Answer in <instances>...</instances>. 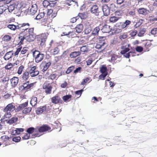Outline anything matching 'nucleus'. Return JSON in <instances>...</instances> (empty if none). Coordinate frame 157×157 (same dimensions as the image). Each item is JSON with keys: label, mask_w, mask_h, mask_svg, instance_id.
<instances>
[{"label": "nucleus", "mask_w": 157, "mask_h": 157, "mask_svg": "<svg viewBox=\"0 0 157 157\" xmlns=\"http://www.w3.org/2000/svg\"><path fill=\"white\" fill-rule=\"evenodd\" d=\"M15 108L12 103L8 104L3 109V112L5 113L3 117L1 120H3V121H7V119L11 117V115L10 112H13L15 109Z\"/></svg>", "instance_id": "f257e3e1"}, {"label": "nucleus", "mask_w": 157, "mask_h": 157, "mask_svg": "<svg viewBox=\"0 0 157 157\" xmlns=\"http://www.w3.org/2000/svg\"><path fill=\"white\" fill-rule=\"evenodd\" d=\"M29 25L28 23H24L22 24H19L17 25V29H19L21 32L20 35L23 33L28 29Z\"/></svg>", "instance_id": "f03ea898"}, {"label": "nucleus", "mask_w": 157, "mask_h": 157, "mask_svg": "<svg viewBox=\"0 0 157 157\" xmlns=\"http://www.w3.org/2000/svg\"><path fill=\"white\" fill-rule=\"evenodd\" d=\"M36 66L31 67L29 72L31 77H35L39 74V72L38 70H36Z\"/></svg>", "instance_id": "7ed1b4c3"}, {"label": "nucleus", "mask_w": 157, "mask_h": 157, "mask_svg": "<svg viewBox=\"0 0 157 157\" xmlns=\"http://www.w3.org/2000/svg\"><path fill=\"white\" fill-rule=\"evenodd\" d=\"M29 81H27L26 83H24L23 85L21 86V90H27L30 89L33 85V83H29Z\"/></svg>", "instance_id": "20e7f679"}, {"label": "nucleus", "mask_w": 157, "mask_h": 157, "mask_svg": "<svg viewBox=\"0 0 157 157\" xmlns=\"http://www.w3.org/2000/svg\"><path fill=\"white\" fill-rule=\"evenodd\" d=\"M102 10L104 16H107L109 14L110 10L108 5L106 4L103 5L102 7Z\"/></svg>", "instance_id": "39448f33"}, {"label": "nucleus", "mask_w": 157, "mask_h": 157, "mask_svg": "<svg viewBox=\"0 0 157 157\" xmlns=\"http://www.w3.org/2000/svg\"><path fill=\"white\" fill-rule=\"evenodd\" d=\"M37 10V6L36 4L33 5L31 7L30 10L28 11L29 14L33 15L36 13Z\"/></svg>", "instance_id": "423d86ee"}, {"label": "nucleus", "mask_w": 157, "mask_h": 157, "mask_svg": "<svg viewBox=\"0 0 157 157\" xmlns=\"http://www.w3.org/2000/svg\"><path fill=\"white\" fill-rule=\"evenodd\" d=\"M90 11L91 13L95 14V15L97 16L98 15L99 11L98 6L96 5L92 6L91 7Z\"/></svg>", "instance_id": "0eeeda50"}, {"label": "nucleus", "mask_w": 157, "mask_h": 157, "mask_svg": "<svg viewBox=\"0 0 157 157\" xmlns=\"http://www.w3.org/2000/svg\"><path fill=\"white\" fill-rule=\"evenodd\" d=\"M51 129V128L48 126L47 125L44 124L40 127L38 130L40 132H43L48 131Z\"/></svg>", "instance_id": "6e6552de"}, {"label": "nucleus", "mask_w": 157, "mask_h": 157, "mask_svg": "<svg viewBox=\"0 0 157 157\" xmlns=\"http://www.w3.org/2000/svg\"><path fill=\"white\" fill-rule=\"evenodd\" d=\"M19 79L18 77H14L10 79L11 86L13 87H15L18 83Z\"/></svg>", "instance_id": "1a4fd4ad"}, {"label": "nucleus", "mask_w": 157, "mask_h": 157, "mask_svg": "<svg viewBox=\"0 0 157 157\" xmlns=\"http://www.w3.org/2000/svg\"><path fill=\"white\" fill-rule=\"evenodd\" d=\"M51 101L52 103L57 104L61 103L62 100H61L60 97L58 96H55L51 98Z\"/></svg>", "instance_id": "9d476101"}, {"label": "nucleus", "mask_w": 157, "mask_h": 157, "mask_svg": "<svg viewBox=\"0 0 157 157\" xmlns=\"http://www.w3.org/2000/svg\"><path fill=\"white\" fill-rule=\"evenodd\" d=\"M51 63L50 62H46V61H43L41 64V65L43 67L42 71H46L48 69Z\"/></svg>", "instance_id": "9b49d317"}, {"label": "nucleus", "mask_w": 157, "mask_h": 157, "mask_svg": "<svg viewBox=\"0 0 157 157\" xmlns=\"http://www.w3.org/2000/svg\"><path fill=\"white\" fill-rule=\"evenodd\" d=\"M110 27V26L105 25L103 26L102 28L101 29V30L103 33H109L111 30Z\"/></svg>", "instance_id": "f8f14e48"}, {"label": "nucleus", "mask_w": 157, "mask_h": 157, "mask_svg": "<svg viewBox=\"0 0 157 157\" xmlns=\"http://www.w3.org/2000/svg\"><path fill=\"white\" fill-rule=\"evenodd\" d=\"M46 109V105L40 106L37 108L36 110V112L37 114H39L42 113L44 111H45Z\"/></svg>", "instance_id": "ddd939ff"}, {"label": "nucleus", "mask_w": 157, "mask_h": 157, "mask_svg": "<svg viewBox=\"0 0 157 157\" xmlns=\"http://www.w3.org/2000/svg\"><path fill=\"white\" fill-rule=\"evenodd\" d=\"M138 12L139 14L145 15L149 13V11L147 9L144 8H140L138 10Z\"/></svg>", "instance_id": "4468645a"}, {"label": "nucleus", "mask_w": 157, "mask_h": 157, "mask_svg": "<svg viewBox=\"0 0 157 157\" xmlns=\"http://www.w3.org/2000/svg\"><path fill=\"white\" fill-rule=\"evenodd\" d=\"M44 57V55L43 54L40 53L34 58L35 62L36 63H38L41 62L43 59Z\"/></svg>", "instance_id": "2eb2a0df"}, {"label": "nucleus", "mask_w": 157, "mask_h": 157, "mask_svg": "<svg viewBox=\"0 0 157 157\" xmlns=\"http://www.w3.org/2000/svg\"><path fill=\"white\" fill-rule=\"evenodd\" d=\"M13 55V51H10L6 53L4 57V59L5 60H8L12 57Z\"/></svg>", "instance_id": "dca6fc26"}, {"label": "nucleus", "mask_w": 157, "mask_h": 157, "mask_svg": "<svg viewBox=\"0 0 157 157\" xmlns=\"http://www.w3.org/2000/svg\"><path fill=\"white\" fill-rule=\"evenodd\" d=\"M35 36L33 34H29L25 36V40L28 42L33 41L35 39Z\"/></svg>", "instance_id": "f3484780"}, {"label": "nucleus", "mask_w": 157, "mask_h": 157, "mask_svg": "<svg viewBox=\"0 0 157 157\" xmlns=\"http://www.w3.org/2000/svg\"><path fill=\"white\" fill-rule=\"evenodd\" d=\"M24 129L23 128H17L13 131L11 133L12 135H18L20 132H23Z\"/></svg>", "instance_id": "a211bd4d"}, {"label": "nucleus", "mask_w": 157, "mask_h": 157, "mask_svg": "<svg viewBox=\"0 0 157 157\" xmlns=\"http://www.w3.org/2000/svg\"><path fill=\"white\" fill-rule=\"evenodd\" d=\"M83 28V25L82 24H79L77 25L75 27L76 32L78 33H81L82 30Z\"/></svg>", "instance_id": "6ab92c4d"}, {"label": "nucleus", "mask_w": 157, "mask_h": 157, "mask_svg": "<svg viewBox=\"0 0 157 157\" xmlns=\"http://www.w3.org/2000/svg\"><path fill=\"white\" fill-rule=\"evenodd\" d=\"M43 88L45 89V92L47 94H50L51 93L52 89V87L51 86H44Z\"/></svg>", "instance_id": "aec40b11"}, {"label": "nucleus", "mask_w": 157, "mask_h": 157, "mask_svg": "<svg viewBox=\"0 0 157 157\" xmlns=\"http://www.w3.org/2000/svg\"><path fill=\"white\" fill-rule=\"evenodd\" d=\"M28 104V102H25V103H23L21 104L20 105L18 106L17 107L16 109L17 111H20L21 109H22L23 108L26 107Z\"/></svg>", "instance_id": "412c9836"}, {"label": "nucleus", "mask_w": 157, "mask_h": 157, "mask_svg": "<svg viewBox=\"0 0 157 157\" xmlns=\"http://www.w3.org/2000/svg\"><path fill=\"white\" fill-rule=\"evenodd\" d=\"M81 54V53L80 52H76L75 51L71 52L70 55V56L71 58H75L78 56H79Z\"/></svg>", "instance_id": "4be33fe9"}, {"label": "nucleus", "mask_w": 157, "mask_h": 157, "mask_svg": "<svg viewBox=\"0 0 157 157\" xmlns=\"http://www.w3.org/2000/svg\"><path fill=\"white\" fill-rule=\"evenodd\" d=\"M100 30L99 26L95 27L92 31L91 34L92 35H97L98 34V32Z\"/></svg>", "instance_id": "5701e85b"}, {"label": "nucleus", "mask_w": 157, "mask_h": 157, "mask_svg": "<svg viewBox=\"0 0 157 157\" xmlns=\"http://www.w3.org/2000/svg\"><path fill=\"white\" fill-rule=\"evenodd\" d=\"M37 103V98L34 97H33L30 101V103L32 106H34Z\"/></svg>", "instance_id": "b1692460"}, {"label": "nucleus", "mask_w": 157, "mask_h": 157, "mask_svg": "<svg viewBox=\"0 0 157 157\" xmlns=\"http://www.w3.org/2000/svg\"><path fill=\"white\" fill-rule=\"evenodd\" d=\"M18 118L16 117H12L10 119L7 121V123L10 124H12L16 122Z\"/></svg>", "instance_id": "393cba45"}, {"label": "nucleus", "mask_w": 157, "mask_h": 157, "mask_svg": "<svg viewBox=\"0 0 157 157\" xmlns=\"http://www.w3.org/2000/svg\"><path fill=\"white\" fill-rule=\"evenodd\" d=\"M77 17H78V18L79 17L81 19H85L86 18L87 16L86 14L85 13H79Z\"/></svg>", "instance_id": "a878e982"}, {"label": "nucleus", "mask_w": 157, "mask_h": 157, "mask_svg": "<svg viewBox=\"0 0 157 157\" xmlns=\"http://www.w3.org/2000/svg\"><path fill=\"white\" fill-rule=\"evenodd\" d=\"M37 130V129H35L33 127H30L28 128L27 130V132L30 135L32 134L34 132H36Z\"/></svg>", "instance_id": "bb28decb"}, {"label": "nucleus", "mask_w": 157, "mask_h": 157, "mask_svg": "<svg viewBox=\"0 0 157 157\" xmlns=\"http://www.w3.org/2000/svg\"><path fill=\"white\" fill-rule=\"evenodd\" d=\"M119 19V17H116L113 16L110 17L109 21L110 22L115 23Z\"/></svg>", "instance_id": "cd10ccee"}, {"label": "nucleus", "mask_w": 157, "mask_h": 157, "mask_svg": "<svg viewBox=\"0 0 157 157\" xmlns=\"http://www.w3.org/2000/svg\"><path fill=\"white\" fill-rule=\"evenodd\" d=\"M100 71L102 74H108V72H107V68L104 65L102 66L100 68Z\"/></svg>", "instance_id": "c85d7f7f"}, {"label": "nucleus", "mask_w": 157, "mask_h": 157, "mask_svg": "<svg viewBox=\"0 0 157 157\" xmlns=\"http://www.w3.org/2000/svg\"><path fill=\"white\" fill-rule=\"evenodd\" d=\"M29 72L27 71H26L24 72L22 77V78L24 80L26 81L27 80L29 77Z\"/></svg>", "instance_id": "c756f323"}, {"label": "nucleus", "mask_w": 157, "mask_h": 157, "mask_svg": "<svg viewBox=\"0 0 157 157\" xmlns=\"http://www.w3.org/2000/svg\"><path fill=\"white\" fill-rule=\"evenodd\" d=\"M7 27L12 30H15L16 29H17V25H15L13 24H9L8 26Z\"/></svg>", "instance_id": "7c9ffc66"}, {"label": "nucleus", "mask_w": 157, "mask_h": 157, "mask_svg": "<svg viewBox=\"0 0 157 157\" xmlns=\"http://www.w3.org/2000/svg\"><path fill=\"white\" fill-rule=\"evenodd\" d=\"M109 7L110 10L112 11H115L116 10V8L114 4L112 3L110 4Z\"/></svg>", "instance_id": "2f4dec72"}, {"label": "nucleus", "mask_w": 157, "mask_h": 157, "mask_svg": "<svg viewBox=\"0 0 157 157\" xmlns=\"http://www.w3.org/2000/svg\"><path fill=\"white\" fill-rule=\"evenodd\" d=\"M122 49L123 50L121 51L120 52L121 54H125V53L128 52L130 50L129 48L125 47L124 46L122 47Z\"/></svg>", "instance_id": "473e14b6"}, {"label": "nucleus", "mask_w": 157, "mask_h": 157, "mask_svg": "<svg viewBox=\"0 0 157 157\" xmlns=\"http://www.w3.org/2000/svg\"><path fill=\"white\" fill-rule=\"evenodd\" d=\"M15 9V4L14 3L8 6V9L9 12H12Z\"/></svg>", "instance_id": "72a5a7b5"}, {"label": "nucleus", "mask_w": 157, "mask_h": 157, "mask_svg": "<svg viewBox=\"0 0 157 157\" xmlns=\"http://www.w3.org/2000/svg\"><path fill=\"white\" fill-rule=\"evenodd\" d=\"M146 31L145 29L143 28L141 29L138 34V36H144V34Z\"/></svg>", "instance_id": "f704fd0d"}, {"label": "nucleus", "mask_w": 157, "mask_h": 157, "mask_svg": "<svg viewBox=\"0 0 157 157\" xmlns=\"http://www.w3.org/2000/svg\"><path fill=\"white\" fill-rule=\"evenodd\" d=\"M44 16V12L40 13L36 16L35 19L36 20H39L43 17Z\"/></svg>", "instance_id": "c9c22d12"}, {"label": "nucleus", "mask_w": 157, "mask_h": 157, "mask_svg": "<svg viewBox=\"0 0 157 157\" xmlns=\"http://www.w3.org/2000/svg\"><path fill=\"white\" fill-rule=\"evenodd\" d=\"M116 27H120L122 29H124L126 27V26L124 23H117L115 25Z\"/></svg>", "instance_id": "e433bc0d"}, {"label": "nucleus", "mask_w": 157, "mask_h": 157, "mask_svg": "<svg viewBox=\"0 0 157 157\" xmlns=\"http://www.w3.org/2000/svg\"><path fill=\"white\" fill-rule=\"evenodd\" d=\"M32 110L31 107H29L24 109L23 111V113L25 114L28 113H30Z\"/></svg>", "instance_id": "4c0bfd02"}, {"label": "nucleus", "mask_w": 157, "mask_h": 157, "mask_svg": "<svg viewBox=\"0 0 157 157\" xmlns=\"http://www.w3.org/2000/svg\"><path fill=\"white\" fill-rule=\"evenodd\" d=\"M75 68L74 66H72L69 67L67 69L66 71V73L67 74H69Z\"/></svg>", "instance_id": "58836bf2"}, {"label": "nucleus", "mask_w": 157, "mask_h": 157, "mask_svg": "<svg viewBox=\"0 0 157 157\" xmlns=\"http://www.w3.org/2000/svg\"><path fill=\"white\" fill-rule=\"evenodd\" d=\"M15 4V9H16L17 10H19L21 8L22 5L21 4L19 3L18 2H16L14 3Z\"/></svg>", "instance_id": "ea45409f"}, {"label": "nucleus", "mask_w": 157, "mask_h": 157, "mask_svg": "<svg viewBox=\"0 0 157 157\" xmlns=\"http://www.w3.org/2000/svg\"><path fill=\"white\" fill-rule=\"evenodd\" d=\"M52 53L53 55H55L57 54L59 52V50L58 47H56L55 48L52 50Z\"/></svg>", "instance_id": "a19ab883"}, {"label": "nucleus", "mask_w": 157, "mask_h": 157, "mask_svg": "<svg viewBox=\"0 0 157 157\" xmlns=\"http://www.w3.org/2000/svg\"><path fill=\"white\" fill-rule=\"evenodd\" d=\"M151 34L155 36H157V27L152 29L150 32Z\"/></svg>", "instance_id": "79ce46f5"}, {"label": "nucleus", "mask_w": 157, "mask_h": 157, "mask_svg": "<svg viewBox=\"0 0 157 157\" xmlns=\"http://www.w3.org/2000/svg\"><path fill=\"white\" fill-rule=\"evenodd\" d=\"M123 3V4L121 6L122 8H126L130 5V3L129 2H124Z\"/></svg>", "instance_id": "37998d69"}, {"label": "nucleus", "mask_w": 157, "mask_h": 157, "mask_svg": "<svg viewBox=\"0 0 157 157\" xmlns=\"http://www.w3.org/2000/svg\"><path fill=\"white\" fill-rule=\"evenodd\" d=\"M43 5L44 7H47L49 6H52V5L47 0H44L43 2Z\"/></svg>", "instance_id": "c03bdc74"}, {"label": "nucleus", "mask_w": 157, "mask_h": 157, "mask_svg": "<svg viewBox=\"0 0 157 157\" xmlns=\"http://www.w3.org/2000/svg\"><path fill=\"white\" fill-rule=\"evenodd\" d=\"M71 95H67L65 96H63V97L62 98L63 100L65 101L71 98Z\"/></svg>", "instance_id": "a18cd8bd"}, {"label": "nucleus", "mask_w": 157, "mask_h": 157, "mask_svg": "<svg viewBox=\"0 0 157 157\" xmlns=\"http://www.w3.org/2000/svg\"><path fill=\"white\" fill-rule=\"evenodd\" d=\"M11 39V37L9 35H6L3 38V40L7 42L9 41Z\"/></svg>", "instance_id": "49530a36"}, {"label": "nucleus", "mask_w": 157, "mask_h": 157, "mask_svg": "<svg viewBox=\"0 0 157 157\" xmlns=\"http://www.w3.org/2000/svg\"><path fill=\"white\" fill-rule=\"evenodd\" d=\"M135 52H132L131 51H130V52L128 53H126L125 54H121L122 55H123L126 58H129L130 56V54L132 53H135Z\"/></svg>", "instance_id": "de8ad7c7"}, {"label": "nucleus", "mask_w": 157, "mask_h": 157, "mask_svg": "<svg viewBox=\"0 0 157 157\" xmlns=\"http://www.w3.org/2000/svg\"><path fill=\"white\" fill-rule=\"evenodd\" d=\"M46 41V38H42L40 40H39V41H40V45L41 46H43L44 45L45 42Z\"/></svg>", "instance_id": "09e8293b"}, {"label": "nucleus", "mask_w": 157, "mask_h": 157, "mask_svg": "<svg viewBox=\"0 0 157 157\" xmlns=\"http://www.w3.org/2000/svg\"><path fill=\"white\" fill-rule=\"evenodd\" d=\"M40 53V52L39 51L35 50L33 52V58H35Z\"/></svg>", "instance_id": "8fccbe9b"}, {"label": "nucleus", "mask_w": 157, "mask_h": 157, "mask_svg": "<svg viewBox=\"0 0 157 157\" xmlns=\"http://www.w3.org/2000/svg\"><path fill=\"white\" fill-rule=\"evenodd\" d=\"M136 51L138 52H141L143 50V47L140 46H137L136 48Z\"/></svg>", "instance_id": "3c124183"}, {"label": "nucleus", "mask_w": 157, "mask_h": 157, "mask_svg": "<svg viewBox=\"0 0 157 157\" xmlns=\"http://www.w3.org/2000/svg\"><path fill=\"white\" fill-rule=\"evenodd\" d=\"M98 43L102 45V46H103L105 48V47L107 45V44L106 43V42L105 41H100L99 40V41L98 42Z\"/></svg>", "instance_id": "603ef678"}, {"label": "nucleus", "mask_w": 157, "mask_h": 157, "mask_svg": "<svg viewBox=\"0 0 157 157\" xmlns=\"http://www.w3.org/2000/svg\"><path fill=\"white\" fill-rule=\"evenodd\" d=\"M18 38L20 39V41L19 42V44H23L24 40L25 39V37L24 36H20L18 37Z\"/></svg>", "instance_id": "864d4df0"}, {"label": "nucleus", "mask_w": 157, "mask_h": 157, "mask_svg": "<svg viewBox=\"0 0 157 157\" xmlns=\"http://www.w3.org/2000/svg\"><path fill=\"white\" fill-rule=\"evenodd\" d=\"M117 57L118 56L117 55L115 54L112 55L111 59V62H112L113 61L114 62V61L117 59Z\"/></svg>", "instance_id": "5fc2aeb1"}, {"label": "nucleus", "mask_w": 157, "mask_h": 157, "mask_svg": "<svg viewBox=\"0 0 157 157\" xmlns=\"http://www.w3.org/2000/svg\"><path fill=\"white\" fill-rule=\"evenodd\" d=\"M21 139V138L20 136L14 137L13 138L12 140L14 142H18Z\"/></svg>", "instance_id": "6e6d98bb"}, {"label": "nucleus", "mask_w": 157, "mask_h": 157, "mask_svg": "<svg viewBox=\"0 0 157 157\" xmlns=\"http://www.w3.org/2000/svg\"><path fill=\"white\" fill-rule=\"evenodd\" d=\"M80 50L82 52H85L88 51V49L86 46H83L81 47Z\"/></svg>", "instance_id": "4d7b16f0"}, {"label": "nucleus", "mask_w": 157, "mask_h": 157, "mask_svg": "<svg viewBox=\"0 0 157 157\" xmlns=\"http://www.w3.org/2000/svg\"><path fill=\"white\" fill-rule=\"evenodd\" d=\"M89 80L90 78H86L83 79L81 83V85H84L85 83L89 81Z\"/></svg>", "instance_id": "13d9d810"}, {"label": "nucleus", "mask_w": 157, "mask_h": 157, "mask_svg": "<svg viewBox=\"0 0 157 157\" xmlns=\"http://www.w3.org/2000/svg\"><path fill=\"white\" fill-rule=\"evenodd\" d=\"M107 75V73L102 74L99 76V79L102 80L104 79V78Z\"/></svg>", "instance_id": "bf43d9fd"}, {"label": "nucleus", "mask_w": 157, "mask_h": 157, "mask_svg": "<svg viewBox=\"0 0 157 157\" xmlns=\"http://www.w3.org/2000/svg\"><path fill=\"white\" fill-rule=\"evenodd\" d=\"M138 33V32L136 30H134L133 31H132L131 33H130V35L131 36L133 37L135 36Z\"/></svg>", "instance_id": "052dcab7"}, {"label": "nucleus", "mask_w": 157, "mask_h": 157, "mask_svg": "<svg viewBox=\"0 0 157 157\" xmlns=\"http://www.w3.org/2000/svg\"><path fill=\"white\" fill-rule=\"evenodd\" d=\"M24 68V67L23 66H20L18 69L17 73L19 74H20L21 73L23 69Z\"/></svg>", "instance_id": "680f3d73"}, {"label": "nucleus", "mask_w": 157, "mask_h": 157, "mask_svg": "<svg viewBox=\"0 0 157 157\" xmlns=\"http://www.w3.org/2000/svg\"><path fill=\"white\" fill-rule=\"evenodd\" d=\"M13 65L11 63H10V64L6 66H5V68L6 69L9 70L10 69L13 67Z\"/></svg>", "instance_id": "e2e57ef3"}, {"label": "nucleus", "mask_w": 157, "mask_h": 157, "mask_svg": "<svg viewBox=\"0 0 157 157\" xmlns=\"http://www.w3.org/2000/svg\"><path fill=\"white\" fill-rule=\"evenodd\" d=\"M83 91V89H81L79 90L76 91L75 92V94L77 95H79L80 96L81 95Z\"/></svg>", "instance_id": "0e129e2a"}, {"label": "nucleus", "mask_w": 157, "mask_h": 157, "mask_svg": "<svg viewBox=\"0 0 157 157\" xmlns=\"http://www.w3.org/2000/svg\"><path fill=\"white\" fill-rule=\"evenodd\" d=\"M78 17H73L70 19V22L72 23H74L77 20L78 18H77Z\"/></svg>", "instance_id": "69168bd1"}, {"label": "nucleus", "mask_w": 157, "mask_h": 157, "mask_svg": "<svg viewBox=\"0 0 157 157\" xmlns=\"http://www.w3.org/2000/svg\"><path fill=\"white\" fill-rule=\"evenodd\" d=\"M21 48H22L21 47L17 48L16 51L14 53V56H16L17 55H18V54H19V53L21 51Z\"/></svg>", "instance_id": "338daca9"}, {"label": "nucleus", "mask_w": 157, "mask_h": 157, "mask_svg": "<svg viewBox=\"0 0 157 157\" xmlns=\"http://www.w3.org/2000/svg\"><path fill=\"white\" fill-rule=\"evenodd\" d=\"M128 36L127 34H123L121 35H120L119 36V38L121 40H123L126 38Z\"/></svg>", "instance_id": "774afa93"}]
</instances>
